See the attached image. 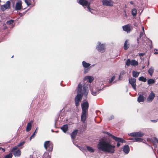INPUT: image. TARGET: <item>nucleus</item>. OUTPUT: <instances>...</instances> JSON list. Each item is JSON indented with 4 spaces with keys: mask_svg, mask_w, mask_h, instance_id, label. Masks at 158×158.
Listing matches in <instances>:
<instances>
[{
    "mask_svg": "<svg viewBox=\"0 0 158 158\" xmlns=\"http://www.w3.org/2000/svg\"><path fill=\"white\" fill-rule=\"evenodd\" d=\"M97 148L99 151L104 152L113 154L115 152V146L111 144L110 141L108 140L102 139L97 145Z\"/></svg>",
    "mask_w": 158,
    "mask_h": 158,
    "instance_id": "obj_1",
    "label": "nucleus"
},
{
    "mask_svg": "<svg viewBox=\"0 0 158 158\" xmlns=\"http://www.w3.org/2000/svg\"><path fill=\"white\" fill-rule=\"evenodd\" d=\"M83 93H77V94L75 97V100L81 101L82 99V95L83 94L85 97H86L88 94L89 89L88 85H84L83 86Z\"/></svg>",
    "mask_w": 158,
    "mask_h": 158,
    "instance_id": "obj_2",
    "label": "nucleus"
},
{
    "mask_svg": "<svg viewBox=\"0 0 158 158\" xmlns=\"http://www.w3.org/2000/svg\"><path fill=\"white\" fill-rule=\"evenodd\" d=\"M44 147L48 151L52 152L53 149V145L50 141H47L44 143Z\"/></svg>",
    "mask_w": 158,
    "mask_h": 158,
    "instance_id": "obj_3",
    "label": "nucleus"
},
{
    "mask_svg": "<svg viewBox=\"0 0 158 158\" xmlns=\"http://www.w3.org/2000/svg\"><path fill=\"white\" fill-rule=\"evenodd\" d=\"M77 2L83 6H87V9L89 8L90 3L89 2H88L86 0H80Z\"/></svg>",
    "mask_w": 158,
    "mask_h": 158,
    "instance_id": "obj_4",
    "label": "nucleus"
},
{
    "mask_svg": "<svg viewBox=\"0 0 158 158\" xmlns=\"http://www.w3.org/2000/svg\"><path fill=\"white\" fill-rule=\"evenodd\" d=\"M138 61H136L135 60H131L130 59H128L127 61L126 64L127 66H129L130 65L132 66H136L138 65Z\"/></svg>",
    "mask_w": 158,
    "mask_h": 158,
    "instance_id": "obj_5",
    "label": "nucleus"
},
{
    "mask_svg": "<svg viewBox=\"0 0 158 158\" xmlns=\"http://www.w3.org/2000/svg\"><path fill=\"white\" fill-rule=\"evenodd\" d=\"M102 2L103 6H113L114 3L111 0H102Z\"/></svg>",
    "mask_w": 158,
    "mask_h": 158,
    "instance_id": "obj_6",
    "label": "nucleus"
},
{
    "mask_svg": "<svg viewBox=\"0 0 158 158\" xmlns=\"http://www.w3.org/2000/svg\"><path fill=\"white\" fill-rule=\"evenodd\" d=\"M98 45L97 47V49L100 52L102 53L105 50V47L104 44H101V43L98 42Z\"/></svg>",
    "mask_w": 158,
    "mask_h": 158,
    "instance_id": "obj_7",
    "label": "nucleus"
},
{
    "mask_svg": "<svg viewBox=\"0 0 158 158\" xmlns=\"http://www.w3.org/2000/svg\"><path fill=\"white\" fill-rule=\"evenodd\" d=\"M89 104L87 102H85L81 104L82 112L87 113L89 107Z\"/></svg>",
    "mask_w": 158,
    "mask_h": 158,
    "instance_id": "obj_8",
    "label": "nucleus"
},
{
    "mask_svg": "<svg viewBox=\"0 0 158 158\" xmlns=\"http://www.w3.org/2000/svg\"><path fill=\"white\" fill-rule=\"evenodd\" d=\"M136 79L134 78H131L129 79V83L131 84L132 88L135 90H136Z\"/></svg>",
    "mask_w": 158,
    "mask_h": 158,
    "instance_id": "obj_9",
    "label": "nucleus"
},
{
    "mask_svg": "<svg viewBox=\"0 0 158 158\" xmlns=\"http://www.w3.org/2000/svg\"><path fill=\"white\" fill-rule=\"evenodd\" d=\"M10 1H7L4 5L1 6V9L2 10L4 11L6 9H9L10 7Z\"/></svg>",
    "mask_w": 158,
    "mask_h": 158,
    "instance_id": "obj_10",
    "label": "nucleus"
},
{
    "mask_svg": "<svg viewBox=\"0 0 158 158\" xmlns=\"http://www.w3.org/2000/svg\"><path fill=\"white\" fill-rule=\"evenodd\" d=\"M122 28L123 31L129 33L131 30V25L128 24L123 26Z\"/></svg>",
    "mask_w": 158,
    "mask_h": 158,
    "instance_id": "obj_11",
    "label": "nucleus"
},
{
    "mask_svg": "<svg viewBox=\"0 0 158 158\" xmlns=\"http://www.w3.org/2000/svg\"><path fill=\"white\" fill-rule=\"evenodd\" d=\"M111 136L113 139L118 143H125L126 142L125 140L122 138L117 137L112 135H111Z\"/></svg>",
    "mask_w": 158,
    "mask_h": 158,
    "instance_id": "obj_12",
    "label": "nucleus"
},
{
    "mask_svg": "<svg viewBox=\"0 0 158 158\" xmlns=\"http://www.w3.org/2000/svg\"><path fill=\"white\" fill-rule=\"evenodd\" d=\"M129 135L131 136L135 137H142L143 136V134L140 132H139L131 133Z\"/></svg>",
    "mask_w": 158,
    "mask_h": 158,
    "instance_id": "obj_13",
    "label": "nucleus"
},
{
    "mask_svg": "<svg viewBox=\"0 0 158 158\" xmlns=\"http://www.w3.org/2000/svg\"><path fill=\"white\" fill-rule=\"evenodd\" d=\"M22 5L21 1H18L16 4L15 10H20L22 8Z\"/></svg>",
    "mask_w": 158,
    "mask_h": 158,
    "instance_id": "obj_14",
    "label": "nucleus"
},
{
    "mask_svg": "<svg viewBox=\"0 0 158 158\" xmlns=\"http://www.w3.org/2000/svg\"><path fill=\"white\" fill-rule=\"evenodd\" d=\"M155 97V94L153 92H151L148 98H147V101L149 102H151L154 99Z\"/></svg>",
    "mask_w": 158,
    "mask_h": 158,
    "instance_id": "obj_15",
    "label": "nucleus"
},
{
    "mask_svg": "<svg viewBox=\"0 0 158 158\" xmlns=\"http://www.w3.org/2000/svg\"><path fill=\"white\" fill-rule=\"evenodd\" d=\"M86 114L87 113L82 112V115L81 116V120L83 123H85L86 120Z\"/></svg>",
    "mask_w": 158,
    "mask_h": 158,
    "instance_id": "obj_16",
    "label": "nucleus"
},
{
    "mask_svg": "<svg viewBox=\"0 0 158 158\" xmlns=\"http://www.w3.org/2000/svg\"><path fill=\"white\" fill-rule=\"evenodd\" d=\"M123 151L126 154L128 153L129 152V148L128 145H126L124 146L123 148Z\"/></svg>",
    "mask_w": 158,
    "mask_h": 158,
    "instance_id": "obj_17",
    "label": "nucleus"
},
{
    "mask_svg": "<svg viewBox=\"0 0 158 158\" xmlns=\"http://www.w3.org/2000/svg\"><path fill=\"white\" fill-rule=\"evenodd\" d=\"M130 44L128 42V40H127L125 41L124 45V48L125 50H127L129 48Z\"/></svg>",
    "mask_w": 158,
    "mask_h": 158,
    "instance_id": "obj_18",
    "label": "nucleus"
},
{
    "mask_svg": "<svg viewBox=\"0 0 158 158\" xmlns=\"http://www.w3.org/2000/svg\"><path fill=\"white\" fill-rule=\"evenodd\" d=\"M77 130H75L72 133L71 135V137L72 139H74L75 138L77 134Z\"/></svg>",
    "mask_w": 158,
    "mask_h": 158,
    "instance_id": "obj_19",
    "label": "nucleus"
},
{
    "mask_svg": "<svg viewBox=\"0 0 158 158\" xmlns=\"http://www.w3.org/2000/svg\"><path fill=\"white\" fill-rule=\"evenodd\" d=\"M154 71V68L152 67H150L148 70V72L151 76H152Z\"/></svg>",
    "mask_w": 158,
    "mask_h": 158,
    "instance_id": "obj_20",
    "label": "nucleus"
},
{
    "mask_svg": "<svg viewBox=\"0 0 158 158\" xmlns=\"http://www.w3.org/2000/svg\"><path fill=\"white\" fill-rule=\"evenodd\" d=\"M15 156H19L21 154V152L20 150H18L15 151V152H13Z\"/></svg>",
    "mask_w": 158,
    "mask_h": 158,
    "instance_id": "obj_21",
    "label": "nucleus"
},
{
    "mask_svg": "<svg viewBox=\"0 0 158 158\" xmlns=\"http://www.w3.org/2000/svg\"><path fill=\"white\" fill-rule=\"evenodd\" d=\"M137 100L139 102H143L144 101V97L143 95H140L138 98Z\"/></svg>",
    "mask_w": 158,
    "mask_h": 158,
    "instance_id": "obj_22",
    "label": "nucleus"
},
{
    "mask_svg": "<svg viewBox=\"0 0 158 158\" xmlns=\"http://www.w3.org/2000/svg\"><path fill=\"white\" fill-rule=\"evenodd\" d=\"M61 129L65 133L68 130V126L67 125H64L61 128Z\"/></svg>",
    "mask_w": 158,
    "mask_h": 158,
    "instance_id": "obj_23",
    "label": "nucleus"
},
{
    "mask_svg": "<svg viewBox=\"0 0 158 158\" xmlns=\"http://www.w3.org/2000/svg\"><path fill=\"white\" fill-rule=\"evenodd\" d=\"M85 78L86 80H87L88 81L91 83L94 80L93 77L90 76H88L85 77Z\"/></svg>",
    "mask_w": 158,
    "mask_h": 158,
    "instance_id": "obj_24",
    "label": "nucleus"
},
{
    "mask_svg": "<svg viewBox=\"0 0 158 158\" xmlns=\"http://www.w3.org/2000/svg\"><path fill=\"white\" fill-rule=\"evenodd\" d=\"M31 125L32 124L30 122L28 123L26 128L27 131H28L31 130Z\"/></svg>",
    "mask_w": 158,
    "mask_h": 158,
    "instance_id": "obj_25",
    "label": "nucleus"
},
{
    "mask_svg": "<svg viewBox=\"0 0 158 158\" xmlns=\"http://www.w3.org/2000/svg\"><path fill=\"white\" fill-rule=\"evenodd\" d=\"M82 64L83 66L85 68H88L90 65V64L89 63H87L85 61H83L82 62Z\"/></svg>",
    "mask_w": 158,
    "mask_h": 158,
    "instance_id": "obj_26",
    "label": "nucleus"
},
{
    "mask_svg": "<svg viewBox=\"0 0 158 158\" xmlns=\"http://www.w3.org/2000/svg\"><path fill=\"white\" fill-rule=\"evenodd\" d=\"M82 85L81 84L79 83L78 85V88L77 89V93H82Z\"/></svg>",
    "mask_w": 158,
    "mask_h": 158,
    "instance_id": "obj_27",
    "label": "nucleus"
},
{
    "mask_svg": "<svg viewBox=\"0 0 158 158\" xmlns=\"http://www.w3.org/2000/svg\"><path fill=\"white\" fill-rule=\"evenodd\" d=\"M86 148L88 151L89 152H93L94 151V149L91 147L88 146L86 147Z\"/></svg>",
    "mask_w": 158,
    "mask_h": 158,
    "instance_id": "obj_28",
    "label": "nucleus"
},
{
    "mask_svg": "<svg viewBox=\"0 0 158 158\" xmlns=\"http://www.w3.org/2000/svg\"><path fill=\"white\" fill-rule=\"evenodd\" d=\"M139 73L138 72H136L134 71H133L132 72V75L133 77H137L139 75Z\"/></svg>",
    "mask_w": 158,
    "mask_h": 158,
    "instance_id": "obj_29",
    "label": "nucleus"
},
{
    "mask_svg": "<svg viewBox=\"0 0 158 158\" xmlns=\"http://www.w3.org/2000/svg\"><path fill=\"white\" fill-rule=\"evenodd\" d=\"M131 13L133 16H135L136 15L137 10L135 9H133L131 10Z\"/></svg>",
    "mask_w": 158,
    "mask_h": 158,
    "instance_id": "obj_30",
    "label": "nucleus"
},
{
    "mask_svg": "<svg viewBox=\"0 0 158 158\" xmlns=\"http://www.w3.org/2000/svg\"><path fill=\"white\" fill-rule=\"evenodd\" d=\"M148 85L154 84L155 82V81L153 79H149L148 80Z\"/></svg>",
    "mask_w": 158,
    "mask_h": 158,
    "instance_id": "obj_31",
    "label": "nucleus"
},
{
    "mask_svg": "<svg viewBox=\"0 0 158 158\" xmlns=\"http://www.w3.org/2000/svg\"><path fill=\"white\" fill-rule=\"evenodd\" d=\"M90 90L91 91V93L94 96L98 94V91H93V90H92V89L91 87L90 88Z\"/></svg>",
    "mask_w": 158,
    "mask_h": 158,
    "instance_id": "obj_32",
    "label": "nucleus"
},
{
    "mask_svg": "<svg viewBox=\"0 0 158 158\" xmlns=\"http://www.w3.org/2000/svg\"><path fill=\"white\" fill-rule=\"evenodd\" d=\"M142 140H143V139L135 137L134 139H133L134 142H139Z\"/></svg>",
    "mask_w": 158,
    "mask_h": 158,
    "instance_id": "obj_33",
    "label": "nucleus"
},
{
    "mask_svg": "<svg viewBox=\"0 0 158 158\" xmlns=\"http://www.w3.org/2000/svg\"><path fill=\"white\" fill-rule=\"evenodd\" d=\"M139 81L145 82L147 81L146 78H144L143 77H139Z\"/></svg>",
    "mask_w": 158,
    "mask_h": 158,
    "instance_id": "obj_34",
    "label": "nucleus"
},
{
    "mask_svg": "<svg viewBox=\"0 0 158 158\" xmlns=\"http://www.w3.org/2000/svg\"><path fill=\"white\" fill-rule=\"evenodd\" d=\"M43 156L45 158H51V156L49 155V154L47 152H45Z\"/></svg>",
    "mask_w": 158,
    "mask_h": 158,
    "instance_id": "obj_35",
    "label": "nucleus"
},
{
    "mask_svg": "<svg viewBox=\"0 0 158 158\" xmlns=\"http://www.w3.org/2000/svg\"><path fill=\"white\" fill-rule=\"evenodd\" d=\"M12 156V155L11 153L6 155L3 158H11Z\"/></svg>",
    "mask_w": 158,
    "mask_h": 158,
    "instance_id": "obj_36",
    "label": "nucleus"
},
{
    "mask_svg": "<svg viewBox=\"0 0 158 158\" xmlns=\"http://www.w3.org/2000/svg\"><path fill=\"white\" fill-rule=\"evenodd\" d=\"M25 2L28 6H29L31 4L30 0H25Z\"/></svg>",
    "mask_w": 158,
    "mask_h": 158,
    "instance_id": "obj_37",
    "label": "nucleus"
},
{
    "mask_svg": "<svg viewBox=\"0 0 158 158\" xmlns=\"http://www.w3.org/2000/svg\"><path fill=\"white\" fill-rule=\"evenodd\" d=\"M144 32H140V35H139V38L140 39L141 38H142V39H143V36H144Z\"/></svg>",
    "mask_w": 158,
    "mask_h": 158,
    "instance_id": "obj_38",
    "label": "nucleus"
},
{
    "mask_svg": "<svg viewBox=\"0 0 158 158\" xmlns=\"http://www.w3.org/2000/svg\"><path fill=\"white\" fill-rule=\"evenodd\" d=\"M13 20H10L8 21H7L6 22V23L10 25L13 23Z\"/></svg>",
    "mask_w": 158,
    "mask_h": 158,
    "instance_id": "obj_39",
    "label": "nucleus"
},
{
    "mask_svg": "<svg viewBox=\"0 0 158 158\" xmlns=\"http://www.w3.org/2000/svg\"><path fill=\"white\" fill-rule=\"evenodd\" d=\"M80 101H81L75 100V104H76V106H78L79 103L80 102Z\"/></svg>",
    "mask_w": 158,
    "mask_h": 158,
    "instance_id": "obj_40",
    "label": "nucleus"
},
{
    "mask_svg": "<svg viewBox=\"0 0 158 158\" xmlns=\"http://www.w3.org/2000/svg\"><path fill=\"white\" fill-rule=\"evenodd\" d=\"M115 79V76H113L111 78V79L109 81V82L111 83Z\"/></svg>",
    "mask_w": 158,
    "mask_h": 158,
    "instance_id": "obj_41",
    "label": "nucleus"
},
{
    "mask_svg": "<svg viewBox=\"0 0 158 158\" xmlns=\"http://www.w3.org/2000/svg\"><path fill=\"white\" fill-rule=\"evenodd\" d=\"M25 141H23L22 142H21V143H19V144L18 145V147H20V146H21V145H23V144H24L25 143Z\"/></svg>",
    "mask_w": 158,
    "mask_h": 158,
    "instance_id": "obj_42",
    "label": "nucleus"
},
{
    "mask_svg": "<svg viewBox=\"0 0 158 158\" xmlns=\"http://www.w3.org/2000/svg\"><path fill=\"white\" fill-rule=\"evenodd\" d=\"M18 147L17 146V147H15L13 148L11 152H15V150H16L17 149Z\"/></svg>",
    "mask_w": 158,
    "mask_h": 158,
    "instance_id": "obj_43",
    "label": "nucleus"
},
{
    "mask_svg": "<svg viewBox=\"0 0 158 158\" xmlns=\"http://www.w3.org/2000/svg\"><path fill=\"white\" fill-rule=\"evenodd\" d=\"M38 127L36 128V129H35V132H34V133H33V134H32V135H33V136H35V134L37 133L36 131L37 130V129H38Z\"/></svg>",
    "mask_w": 158,
    "mask_h": 158,
    "instance_id": "obj_44",
    "label": "nucleus"
},
{
    "mask_svg": "<svg viewBox=\"0 0 158 158\" xmlns=\"http://www.w3.org/2000/svg\"><path fill=\"white\" fill-rule=\"evenodd\" d=\"M145 54L144 53H140L139 54V56H143Z\"/></svg>",
    "mask_w": 158,
    "mask_h": 158,
    "instance_id": "obj_45",
    "label": "nucleus"
},
{
    "mask_svg": "<svg viewBox=\"0 0 158 158\" xmlns=\"http://www.w3.org/2000/svg\"><path fill=\"white\" fill-rule=\"evenodd\" d=\"M88 9L89 10V11L90 12L92 13H93V12L92 11L93 10V9H91L90 7Z\"/></svg>",
    "mask_w": 158,
    "mask_h": 158,
    "instance_id": "obj_46",
    "label": "nucleus"
},
{
    "mask_svg": "<svg viewBox=\"0 0 158 158\" xmlns=\"http://www.w3.org/2000/svg\"><path fill=\"white\" fill-rule=\"evenodd\" d=\"M79 149L81 150L83 152L84 150V148H81L80 147H79Z\"/></svg>",
    "mask_w": 158,
    "mask_h": 158,
    "instance_id": "obj_47",
    "label": "nucleus"
},
{
    "mask_svg": "<svg viewBox=\"0 0 158 158\" xmlns=\"http://www.w3.org/2000/svg\"><path fill=\"white\" fill-rule=\"evenodd\" d=\"M154 141L158 143V139L157 138H155L154 139Z\"/></svg>",
    "mask_w": 158,
    "mask_h": 158,
    "instance_id": "obj_48",
    "label": "nucleus"
},
{
    "mask_svg": "<svg viewBox=\"0 0 158 158\" xmlns=\"http://www.w3.org/2000/svg\"><path fill=\"white\" fill-rule=\"evenodd\" d=\"M34 136H33V135H32L30 137V140H31V139L32 138H34Z\"/></svg>",
    "mask_w": 158,
    "mask_h": 158,
    "instance_id": "obj_49",
    "label": "nucleus"
},
{
    "mask_svg": "<svg viewBox=\"0 0 158 158\" xmlns=\"http://www.w3.org/2000/svg\"><path fill=\"white\" fill-rule=\"evenodd\" d=\"M120 144L119 143H117V147H119L120 146Z\"/></svg>",
    "mask_w": 158,
    "mask_h": 158,
    "instance_id": "obj_50",
    "label": "nucleus"
},
{
    "mask_svg": "<svg viewBox=\"0 0 158 158\" xmlns=\"http://www.w3.org/2000/svg\"><path fill=\"white\" fill-rule=\"evenodd\" d=\"M157 120H151V121L154 123H156L157 122Z\"/></svg>",
    "mask_w": 158,
    "mask_h": 158,
    "instance_id": "obj_51",
    "label": "nucleus"
},
{
    "mask_svg": "<svg viewBox=\"0 0 158 158\" xmlns=\"http://www.w3.org/2000/svg\"><path fill=\"white\" fill-rule=\"evenodd\" d=\"M130 3L132 5H133V4H134V2H133L132 1H130Z\"/></svg>",
    "mask_w": 158,
    "mask_h": 158,
    "instance_id": "obj_52",
    "label": "nucleus"
},
{
    "mask_svg": "<svg viewBox=\"0 0 158 158\" xmlns=\"http://www.w3.org/2000/svg\"><path fill=\"white\" fill-rule=\"evenodd\" d=\"M2 149V150L3 151V152L5 151V149L4 148H3L0 147V149Z\"/></svg>",
    "mask_w": 158,
    "mask_h": 158,
    "instance_id": "obj_53",
    "label": "nucleus"
},
{
    "mask_svg": "<svg viewBox=\"0 0 158 158\" xmlns=\"http://www.w3.org/2000/svg\"><path fill=\"white\" fill-rule=\"evenodd\" d=\"M123 73L121 72V73H120V75H119V78H120V76H121V75H123Z\"/></svg>",
    "mask_w": 158,
    "mask_h": 158,
    "instance_id": "obj_54",
    "label": "nucleus"
},
{
    "mask_svg": "<svg viewBox=\"0 0 158 158\" xmlns=\"http://www.w3.org/2000/svg\"><path fill=\"white\" fill-rule=\"evenodd\" d=\"M142 30L143 32H144V28L143 27H142Z\"/></svg>",
    "mask_w": 158,
    "mask_h": 158,
    "instance_id": "obj_55",
    "label": "nucleus"
},
{
    "mask_svg": "<svg viewBox=\"0 0 158 158\" xmlns=\"http://www.w3.org/2000/svg\"><path fill=\"white\" fill-rule=\"evenodd\" d=\"M154 54H155L156 55V54H158V52H155L154 53Z\"/></svg>",
    "mask_w": 158,
    "mask_h": 158,
    "instance_id": "obj_56",
    "label": "nucleus"
},
{
    "mask_svg": "<svg viewBox=\"0 0 158 158\" xmlns=\"http://www.w3.org/2000/svg\"><path fill=\"white\" fill-rule=\"evenodd\" d=\"M134 139V138H130V140H131L133 141V139Z\"/></svg>",
    "mask_w": 158,
    "mask_h": 158,
    "instance_id": "obj_57",
    "label": "nucleus"
},
{
    "mask_svg": "<svg viewBox=\"0 0 158 158\" xmlns=\"http://www.w3.org/2000/svg\"><path fill=\"white\" fill-rule=\"evenodd\" d=\"M137 40V43H139V38H138Z\"/></svg>",
    "mask_w": 158,
    "mask_h": 158,
    "instance_id": "obj_58",
    "label": "nucleus"
},
{
    "mask_svg": "<svg viewBox=\"0 0 158 158\" xmlns=\"http://www.w3.org/2000/svg\"><path fill=\"white\" fill-rule=\"evenodd\" d=\"M113 117V116H111V119H112V118Z\"/></svg>",
    "mask_w": 158,
    "mask_h": 158,
    "instance_id": "obj_59",
    "label": "nucleus"
},
{
    "mask_svg": "<svg viewBox=\"0 0 158 158\" xmlns=\"http://www.w3.org/2000/svg\"><path fill=\"white\" fill-rule=\"evenodd\" d=\"M14 57V56L13 55L12 57H11V58H13Z\"/></svg>",
    "mask_w": 158,
    "mask_h": 158,
    "instance_id": "obj_60",
    "label": "nucleus"
},
{
    "mask_svg": "<svg viewBox=\"0 0 158 158\" xmlns=\"http://www.w3.org/2000/svg\"><path fill=\"white\" fill-rule=\"evenodd\" d=\"M91 1H94V0H90Z\"/></svg>",
    "mask_w": 158,
    "mask_h": 158,
    "instance_id": "obj_61",
    "label": "nucleus"
},
{
    "mask_svg": "<svg viewBox=\"0 0 158 158\" xmlns=\"http://www.w3.org/2000/svg\"><path fill=\"white\" fill-rule=\"evenodd\" d=\"M125 16L127 17V15L126 14H125Z\"/></svg>",
    "mask_w": 158,
    "mask_h": 158,
    "instance_id": "obj_62",
    "label": "nucleus"
},
{
    "mask_svg": "<svg viewBox=\"0 0 158 158\" xmlns=\"http://www.w3.org/2000/svg\"><path fill=\"white\" fill-rule=\"evenodd\" d=\"M149 64V62H148V65Z\"/></svg>",
    "mask_w": 158,
    "mask_h": 158,
    "instance_id": "obj_63",
    "label": "nucleus"
},
{
    "mask_svg": "<svg viewBox=\"0 0 158 158\" xmlns=\"http://www.w3.org/2000/svg\"><path fill=\"white\" fill-rule=\"evenodd\" d=\"M156 51H158V49L157 50H156Z\"/></svg>",
    "mask_w": 158,
    "mask_h": 158,
    "instance_id": "obj_64",
    "label": "nucleus"
}]
</instances>
